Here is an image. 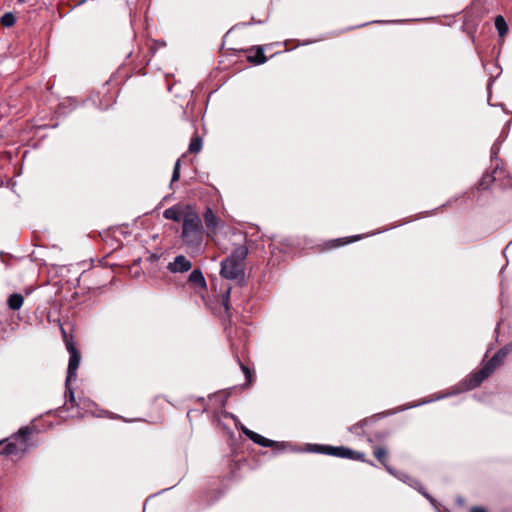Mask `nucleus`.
<instances>
[{"mask_svg": "<svg viewBox=\"0 0 512 512\" xmlns=\"http://www.w3.org/2000/svg\"><path fill=\"white\" fill-rule=\"evenodd\" d=\"M180 166H181V160L178 159L175 162V165H174V169H173V173H172V178H171V184H173L175 181L179 180V178H180Z\"/></svg>", "mask_w": 512, "mask_h": 512, "instance_id": "24", "label": "nucleus"}, {"mask_svg": "<svg viewBox=\"0 0 512 512\" xmlns=\"http://www.w3.org/2000/svg\"><path fill=\"white\" fill-rule=\"evenodd\" d=\"M189 282L199 288H206L207 286L203 273L199 269H195L190 273Z\"/></svg>", "mask_w": 512, "mask_h": 512, "instance_id": "16", "label": "nucleus"}, {"mask_svg": "<svg viewBox=\"0 0 512 512\" xmlns=\"http://www.w3.org/2000/svg\"><path fill=\"white\" fill-rule=\"evenodd\" d=\"M16 22V18L14 16L13 13L11 12H7L5 13L4 15L1 16L0 18V23L4 26V27H11L15 24Z\"/></svg>", "mask_w": 512, "mask_h": 512, "instance_id": "22", "label": "nucleus"}, {"mask_svg": "<svg viewBox=\"0 0 512 512\" xmlns=\"http://www.w3.org/2000/svg\"><path fill=\"white\" fill-rule=\"evenodd\" d=\"M201 149H202V138L198 134H195L190 140L188 151L190 153L196 154V153L200 152Z\"/></svg>", "mask_w": 512, "mask_h": 512, "instance_id": "18", "label": "nucleus"}, {"mask_svg": "<svg viewBox=\"0 0 512 512\" xmlns=\"http://www.w3.org/2000/svg\"><path fill=\"white\" fill-rule=\"evenodd\" d=\"M181 239L188 250L192 252L201 250L204 231L201 218L195 210L188 212L182 223Z\"/></svg>", "mask_w": 512, "mask_h": 512, "instance_id": "3", "label": "nucleus"}, {"mask_svg": "<svg viewBox=\"0 0 512 512\" xmlns=\"http://www.w3.org/2000/svg\"><path fill=\"white\" fill-rule=\"evenodd\" d=\"M3 441H0V445H2Z\"/></svg>", "mask_w": 512, "mask_h": 512, "instance_id": "31", "label": "nucleus"}, {"mask_svg": "<svg viewBox=\"0 0 512 512\" xmlns=\"http://www.w3.org/2000/svg\"><path fill=\"white\" fill-rule=\"evenodd\" d=\"M114 103V96L110 95L108 99H105L104 101H100L99 107L102 110L108 109L112 104Z\"/></svg>", "mask_w": 512, "mask_h": 512, "instance_id": "25", "label": "nucleus"}, {"mask_svg": "<svg viewBox=\"0 0 512 512\" xmlns=\"http://www.w3.org/2000/svg\"><path fill=\"white\" fill-rule=\"evenodd\" d=\"M156 50V42L148 43L146 49H142L141 53L137 56L139 58V64L143 65L144 67L147 66L154 56Z\"/></svg>", "mask_w": 512, "mask_h": 512, "instance_id": "13", "label": "nucleus"}, {"mask_svg": "<svg viewBox=\"0 0 512 512\" xmlns=\"http://www.w3.org/2000/svg\"><path fill=\"white\" fill-rule=\"evenodd\" d=\"M495 27L500 36H504L508 32V26L503 16L498 15L495 18Z\"/></svg>", "mask_w": 512, "mask_h": 512, "instance_id": "20", "label": "nucleus"}, {"mask_svg": "<svg viewBox=\"0 0 512 512\" xmlns=\"http://www.w3.org/2000/svg\"><path fill=\"white\" fill-rule=\"evenodd\" d=\"M373 454L375 458L385 467L387 472L390 474L396 476L397 478L403 480V481H411V485L414 487L420 486V483L417 480L411 479L408 475L404 473H400L396 471L394 468H392L388 463V451L385 447L382 446H375L373 450Z\"/></svg>", "mask_w": 512, "mask_h": 512, "instance_id": "6", "label": "nucleus"}, {"mask_svg": "<svg viewBox=\"0 0 512 512\" xmlns=\"http://www.w3.org/2000/svg\"><path fill=\"white\" fill-rule=\"evenodd\" d=\"M491 181V176L490 175H485L482 177L481 181H480V186L484 189H486L489 185V182Z\"/></svg>", "mask_w": 512, "mask_h": 512, "instance_id": "26", "label": "nucleus"}, {"mask_svg": "<svg viewBox=\"0 0 512 512\" xmlns=\"http://www.w3.org/2000/svg\"><path fill=\"white\" fill-rule=\"evenodd\" d=\"M72 416H81V414L79 412L73 414Z\"/></svg>", "mask_w": 512, "mask_h": 512, "instance_id": "29", "label": "nucleus"}, {"mask_svg": "<svg viewBox=\"0 0 512 512\" xmlns=\"http://www.w3.org/2000/svg\"><path fill=\"white\" fill-rule=\"evenodd\" d=\"M236 359H237V362L239 363V366H240L242 372L245 375L246 385L248 386L252 383L253 371L247 365H245L243 362H241V360L239 359V357L237 355H236Z\"/></svg>", "mask_w": 512, "mask_h": 512, "instance_id": "21", "label": "nucleus"}, {"mask_svg": "<svg viewBox=\"0 0 512 512\" xmlns=\"http://www.w3.org/2000/svg\"><path fill=\"white\" fill-rule=\"evenodd\" d=\"M232 237L237 241L232 242V252L221 262L220 275L229 280H237L244 276V261L248 255V248L244 244L245 237L233 231Z\"/></svg>", "mask_w": 512, "mask_h": 512, "instance_id": "1", "label": "nucleus"}, {"mask_svg": "<svg viewBox=\"0 0 512 512\" xmlns=\"http://www.w3.org/2000/svg\"><path fill=\"white\" fill-rule=\"evenodd\" d=\"M509 352L510 349L508 347L499 349L490 360L483 364L481 369L470 373L462 382L465 389L472 390L480 386L484 380L492 375L497 367L503 364Z\"/></svg>", "mask_w": 512, "mask_h": 512, "instance_id": "4", "label": "nucleus"}, {"mask_svg": "<svg viewBox=\"0 0 512 512\" xmlns=\"http://www.w3.org/2000/svg\"><path fill=\"white\" fill-rule=\"evenodd\" d=\"M193 211L194 210L190 206L182 207L179 205H174L170 208L165 209L163 212V216L165 219L183 223L187 213Z\"/></svg>", "mask_w": 512, "mask_h": 512, "instance_id": "9", "label": "nucleus"}, {"mask_svg": "<svg viewBox=\"0 0 512 512\" xmlns=\"http://www.w3.org/2000/svg\"><path fill=\"white\" fill-rule=\"evenodd\" d=\"M19 2H24V0H18Z\"/></svg>", "mask_w": 512, "mask_h": 512, "instance_id": "30", "label": "nucleus"}, {"mask_svg": "<svg viewBox=\"0 0 512 512\" xmlns=\"http://www.w3.org/2000/svg\"><path fill=\"white\" fill-rule=\"evenodd\" d=\"M230 291H231V288L227 287L225 289V291L223 292L222 299H221V302H222V305L224 307L226 316L228 318L231 317V312H230V310H231V306H230Z\"/></svg>", "mask_w": 512, "mask_h": 512, "instance_id": "19", "label": "nucleus"}, {"mask_svg": "<svg viewBox=\"0 0 512 512\" xmlns=\"http://www.w3.org/2000/svg\"><path fill=\"white\" fill-rule=\"evenodd\" d=\"M23 302H24V297L21 294L13 293L9 296L7 304L11 310L16 311L22 307Z\"/></svg>", "mask_w": 512, "mask_h": 512, "instance_id": "17", "label": "nucleus"}, {"mask_svg": "<svg viewBox=\"0 0 512 512\" xmlns=\"http://www.w3.org/2000/svg\"><path fill=\"white\" fill-rule=\"evenodd\" d=\"M329 447L330 445L314 444L310 446L309 450L311 452L329 455Z\"/></svg>", "mask_w": 512, "mask_h": 512, "instance_id": "23", "label": "nucleus"}, {"mask_svg": "<svg viewBox=\"0 0 512 512\" xmlns=\"http://www.w3.org/2000/svg\"><path fill=\"white\" fill-rule=\"evenodd\" d=\"M329 456L357 460V461L366 462L370 465H373V463L371 461L366 460L364 453L352 450V449H350L348 447H344V446H330L329 447Z\"/></svg>", "mask_w": 512, "mask_h": 512, "instance_id": "7", "label": "nucleus"}, {"mask_svg": "<svg viewBox=\"0 0 512 512\" xmlns=\"http://www.w3.org/2000/svg\"><path fill=\"white\" fill-rule=\"evenodd\" d=\"M30 434L31 430L29 427L20 428L18 433L11 436L9 441L2 448L0 454L5 456H12L24 453L28 447Z\"/></svg>", "mask_w": 512, "mask_h": 512, "instance_id": "5", "label": "nucleus"}, {"mask_svg": "<svg viewBox=\"0 0 512 512\" xmlns=\"http://www.w3.org/2000/svg\"><path fill=\"white\" fill-rule=\"evenodd\" d=\"M192 263L184 255H178L169 263L168 269L173 273H184L191 269Z\"/></svg>", "mask_w": 512, "mask_h": 512, "instance_id": "11", "label": "nucleus"}, {"mask_svg": "<svg viewBox=\"0 0 512 512\" xmlns=\"http://www.w3.org/2000/svg\"><path fill=\"white\" fill-rule=\"evenodd\" d=\"M360 239H361V235H354V236H351V237L337 238V239H333V240H330L329 242H327L326 243V247L328 249L338 248V247L347 245L349 243L358 241Z\"/></svg>", "mask_w": 512, "mask_h": 512, "instance_id": "15", "label": "nucleus"}, {"mask_svg": "<svg viewBox=\"0 0 512 512\" xmlns=\"http://www.w3.org/2000/svg\"><path fill=\"white\" fill-rule=\"evenodd\" d=\"M247 52V60L255 65H261L267 61V57L264 54V49L262 46L251 48L247 50Z\"/></svg>", "mask_w": 512, "mask_h": 512, "instance_id": "12", "label": "nucleus"}, {"mask_svg": "<svg viewBox=\"0 0 512 512\" xmlns=\"http://www.w3.org/2000/svg\"><path fill=\"white\" fill-rule=\"evenodd\" d=\"M216 244L219 247V249L222 250L223 252H227L229 250V247L223 244L221 241H218Z\"/></svg>", "mask_w": 512, "mask_h": 512, "instance_id": "27", "label": "nucleus"}, {"mask_svg": "<svg viewBox=\"0 0 512 512\" xmlns=\"http://www.w3.org/2000/svg\"><path fill=\"white\" fill-rule=\"evenodd\" d=\"M241 431L243 432V434H245L251 441H253L255 444H258L259 446H262V447H279V446H283L282 443H278L276 441H273V440H270L250 429H248L247 427L245 426H241Z\"/></svg>", "mask_w": 512, "mask_h": 512, "instance_id": "10", "label": "nucleus"}, {"mask_svg": "<svg viewBox=\"0 0 512 512\" xmlns=\"http://www.w3.org/2000/svg\"><path fill=\"white\" fill-rule=\"evenodd\" d=\"M63 341L65 343L66 349L70 354L69 363L67 368V376L65 381V397L66 401L64 403V408L69 411L70 409L78 406L76 403L74 391L70 386V383L76 379V372L80 365L81 355L78 349L76 348L75 342L72 336H69L66 330L61 326L60 328Z\"/></svg>", "mask_w": 512, "mask_h": 512, "instance_id": "2", "label": "nucleus"}, {"mask_svg": "<svg viewBox=\"0 0 512 512\" xmlns=\"http://www.w3.org/2000/svg\"><path fill=\"white\" fill-rule=\"evenodd\" d=\"M203 221L206 226L207 236L214 237L216 235L221 219L210 207H206L205 212L203 213Z\"/></svg>", "mask_w": 512, "mask_h": 512, "instance_id": "8", "label": "nucleus"}, {"mask_svg": "<svg viewBox=\"0 0 512 512\" xmlns=\"http://www.w3.org/2000/svg\"><path fill=\"white\" fill-rule=\"evenodd\" d=\"M378 416L379 415H374L359 421L358 423L350 427V432L359 436L364 435L365 427L369 426L372 423H375L378 419Z\"/></svg>", "mask_w": 512, "mask_h": 512, "instance_id": "14", "label": "nucleus"}, {"mask_svg": "<svg viewBox=\"0 0 512 512\" xmlns=\"http://www.w3.org/2000/svg\"><path fill=\"white\" fill-rule=\"evenodd\" d=\"M470 512H487L485 508L480 506H474L470 509Z\"/></svg>", "mask_w": 512, "mask_h": 512, "instance_id": "28", "label": "nucleus"}]
</instances>
